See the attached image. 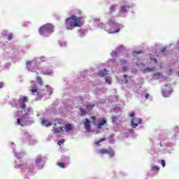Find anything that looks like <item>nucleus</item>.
<instances>
[{
	"instance_id": "nucleus-49",
	"label": "nucleus",
	"mask_w": 179,
	"mask_h": 179,
	"mask_svg": "<svg viewBox=\"0 0 179 179\" xmlns=\"http://www.w3.org/2000/svg\"><path fill=\"white\" fill-rule=\"evenodd\" d=\"M78 97H80V99H81V100H83V98H82V96H78Z\"/></svg>"
},
{
	"instance_id": "nucleus-18",
	"label": "nucleus",
	"mask_w": 179,
	"mask_h": 179,
	"mask_svg": "<svg viewBox=\"0 0 179 179\" xmlns=\"http://www.w3.org/2000/svg\"><path fill=\"white\" fill-rule=\"evenodd\" d=\"M130 78L131 76L128 75H124L122 82H124V83H128V78L130 79Z\"/></svg>"
},
{
	"instance_id": "nucleus-23",
	"label": "nucleus",
	"mask_w": 179,
	"mask_h": 179,
	"mask_svg": "<svg viewBox=\"0 0 179 179\" xmlns=\"http://www.w3.org/2000/svg\"><path fill=\"white\" fill-rule=\"evenodd\" d=\"M90 120H92L93 124H97V118H96V116H92Z\"/></svg>"
},
{
	"instance_id": "nucleus-35",
	"label": "nucleus",
	"mask_w": 179,
	"mask_h": 179,
	"mask_svg": "<svg viewBox=\"0 0 179 179\" xmlns=\"http://www.w3.org/2000/svg\"><path fill=\"white\" fill-rule=\"evenodd\" d=\"M17 124H18V125H20L21 127H23V124H22V122L20 121V118H18L17 120Z\"/></svg>"
},
{
	"instance_id": "nucleus-9",
	"label": "nucleus",
	"mask_w": 179,
	"mask_h": 179,
	"mask_svg": "<svg viewBox=\"0 0 179 179\" xmlns=\"http://www.w3.org/2000/svg\"><path fill=\"white\" fill-rule=\"evenodd\" d=\"M84 128L86 131H90V121H89V119H85V122L84 124Z\"/></svg>"
},
{
	"instance_id": "nucleus-20",
	"label": "nucleus",
	"mask_w": 179,
	"mask_h": 179,
	"mask_svg": "<svg viewBox=\"0 0 179 179\" xmlns=\"http://www.w3.org/2000/svg\"><path fill=\"white\" fill-rule=\"evenodd\" d=\"M160 170V167H159L158 166H152L151 167V171H159Z\"/></svg>"
},
{
	"instance_id": "nucleus-22",
	"label": "nucleus",
	"mask_w": 179,
	"mask_h": 179,
	"mask_svg": "<svg viewBox=\"0 0 179 179\" xmlns=\"http://www.w3.org/2000/svg\"><path fill=\"white\" fill-rule=\"evenodd\" d=\"M42 162H43V157H38L36 158L35 162L36 163V164H40V163H42Z\"/></svg>"
},
{
	"instance_id": "nucleus-41",
	"label": "nucleus",
	"mask_w": 179,
	"mask_h": 179,
	"mask_svg": "<svg viewBox=\"0 0 179 179\" xmlns=\"http://www.w3.org/2000/svg\"><path fill=\"white\" fill-rule=\"evenodd\" d=\"M149 97H150V94H145L146 100H148L149 99Z\"/></svg>"
},
{
	"instance_id": "nucleus-11",
	"label": "nucleus",
	"mask_w": 179,
	"mask_h": 179,
	"mask_svg": "<svg viewBox=\"0 0 179 179\" xmlns=\"http://www.w3.org/2000/svg\"><path fill=\"white\" fill-rule=\"evenodd\" d=\"M64 129H66V132H69V131H72L73 129V124H67L64 126Z\"/></svg>"
},
{
	"instance_id": "nucleus-42",
	"label": "nucleus",
	"mask_w": 179,
	"mask_h": 179,
	"mask_svg": "<svg viewBox=\"0 0 179 179\" xmlns=\"http://www.w3.org/2000/svg\"><path fill=\"white\" fill-rule=\"evenodd\" d=\"M129 117H134V115H135V113H134V112H132V113H129Z\"/></svg>"
},
{
	"instance_id": "nucleus-16",
	"label": "nucleus",
	"mask_w": 179,
	"mask_h": 179,
	"mask_svg": "<svg viewBox=\"0 0 179 179\" xmlns=\"http://www.w3.org/2000/svg\"><path fill=\"white\" fill-rule=\"evenodd\" d=\"M22 171L26 172L27 173H33V171H34V169H33V168H28V169H24L22 168L21 169Z\"/></svg>"
},
{
	"instance_id": "nucleus-6",
	"label": "nucleus",
	"mask_w": 179,
	"mask_h": 179,
	"mask_svg": "<svg viewBox=\"0 0 179 179\" xmlns=\"http://www.w3.org/2000/svg\"><path fill=\"white\" fill-rule=\"evenodd\" d=\"M142 123V119L141 118H133L131 119V124L132 128H136L139 124Z\"/></svg>"
},
{
	"instance_id": "nucleus-19",
	"label": "nucleus",
	"mask_w": 179,
	"mask_h": 179,
	"mask_svg": "<svg viewBox=\"0 0 179 179\" xmlns=\"http://www.w3.org/2000/svg\"><path fill=\"white\" fill-rule=\"evenodd\" d=\"M79 110L81 115H86V114H87V111L86 110V109L80 107Z\"/></svg>"
},
{
	"instance_id": "nucleus-8",
	"label": "nucleus",
	"mask_w": 179,
	"mask_h": 179,
	"mask_svg": "<svg viewBox=\"0 0 179 179\" xmlns=\"http://www.w3.org/2000/svg\"><path fill=\"white\" fill-rule=\"evenodd\" d=\"M41 124L43 125V127H51L52 123L47 120L41 119Z\"/></svg>"
},
{
	"instance_id": "nucleus-15",
	"label": "nucleus",
	"mask_w": 179,
	"mask_h": 179,
	"mask_svg": "<svg viewBox=\"0 0 179 179\" xmlns=\"http://www.w3.org/2000/svg\"><path fill=\"white\" fill-rule=\"evenodd\" d=\"M106 72H107V70L103 69V70H100L99 75L101 76V78H104L106 76Z\"/></svg>"
},
{
	"instance_id": "nucleus-26",
	"label": "nucleus",
	"mask_w": 179,
	"mask_h": 179,
	"mask_svg": "<svg viewBox=\"0 0 179 179\" xmlns=\"http://www.w3.org/2000/svg\"><path fill=\"white\" fill-rule=\"evenodd\" d=\"M31 62H32L31 61L27 62L26 65H27V69H30V68H31Z\"/></svg>"
},
{
	"instance_id": "nucleus-39",
	"label": "nucleus",
	"mask_w": 179,
	"mask_h": 179,
	"mask_svg": "<svg viewBox=\"0 0 179 179\" xmlns=\"http://www.w3.org/2000/svg\"><path fill=\"white\" fill-rule=\"evenodd\" d=\"M160 52L163 53V52H166V48H162L160 50Z\"/></svg>"
},
{
	"instance_id": "nucleus-38",
	"label": "nucleus",
	"mask_w": 179,
	"mask_h": 179,
	"mask_svg": "<svg viewBox=\"0 0 179 179\" xmlns=\"http://www.w3.org/2000/svg\"><path fill=\"white\" fill-rule=\"evenodd\" d=\"M127 71H128V67H127V66H123V67H122V71H123V72H127Z\"/></svg>"
},
{
	"instance_id": "nucleus-29",
	"label": "nucleus",
	"mask_w": 179,
	"mask_h": 179,
	"mask_svg": "<svg viewBox=\"0 0 179 179\" xmlns=\"http://www.w3.org/2000/svg\"><path fill=\"white\" fill-rule=\"evenodd\" d=\"M63 143H65V139H62L61 141H59L57 142V145H58L59 146H61V145H63Z\"/></svg>"
},
{
	"instance_id": "nucleus-36",
	"label": "nucleus",
	"mask_w": 179,
	"mask_h": 179,
	"mask_svg": "<svg viewBox=\"0 0 179 179\" xmlns=\"http://www.w3.org/2000/svg\"><path fill=\"white\" fill-rule=\"evenodd\" d=\"M38 90H37V88H35V89H32L31 90V92L32 94H34V93H37Z\"/></svg>"
},
{
	"instance_id": "nucleus-24",
	"label": "nucleus",
	"mask_w": 179,
	"mask_h": 179,
	"mask_svg": "<svg viewBox=\"0 0 179 179\" xmlns=\"http://www.w3.org/2000/svg\"><path fill=\"white\" fill-rule=\"evenodd\" d=\"M7 38L8 41H10L13 38V34L10 33L7 35Z\"/></svg>"
},
{
	"instance_id": "nucleus-17",
	"label": "nucleus",
	"mask_w": 179,
	"mask_h": 179,
	"mask_svg": "<svg viewBox=\"0 0 179 179\" xmlns=\"http://www.w3.org/2000/svg\"><path fill=\"white\" fill-rule=\"evenodd\" d=\"M105 82L108 85H111V83H113V79L111 78V77H106Z\"/></svg>"
},
{
	"instance_id": "nucleus-5",
	"label": "nucleus",
	"mask_w": 179,
	"mask_h": 179,
	"mask_svg": "<svg viewBox=\"0 0 179 179\" xmlns=\"http://www.w3.org/2000/svg\"><path fill=\"white\" fill-rule=\"evenodd\" d=\"M172 94L173 88L171 87H169L167 84H166L164 88L162 90V96H164V97H170Z\"/></svg>"
},
{
	"instance_id": "nucleus-1",
	"label": "nucleus",
	"mask_w": 179,
	"mask_h": 179,
	"mask_svg": "<svg viewBox=\"0 0 179 179\" xmlns=\"http://www.w3.org/2000/svg\"><path fill=\"white\" fill-rule=\"evenodd\" d=\"M82 17H77L76 15H71L70 17L66 19L65 26L67 30H73L75 27H80L83 26Z\"/></svg>"
},
{
	"instance_id": "nucleus-10",
	"label": "nucleus",
	"mask_w": 179,
	"mask_h": 179,
	"mask_svg": "<svg viewBox=\"0 0 179 179\" xmlns=\"http://www.w3.org/2000/svg\"><path fill=\"white\" fill-rule=\"evenodd\" d=\"M105 124H107V120H106V117H103V119L99 122L98 124V128L101 129V128H103V127H104Z\"/></svg>"
},
{
	"instance_id": "nucleus-44",
	"label": "nucleus",
	"mask_w": 179,
	"mask_h": 179,
	"mask_svg": "<svg viewBox=\"0 0 179 179\" xmlns=\"http://www.w3.org/2000/svg\"><path fill=\"white\" fill-rule=\"evenodd\" d=\"M112 55H114L115 57H117V52H113L112 53Z\"/></svg>"
},
{
	"instance_id": "nucleus-40",
	"label": "nucleus",
	"mask_w": 179,
	"mask_h": 179,
	"mask_svg": "<svg viewBox=\"0 0 179 179\" xmlns=\"http://www.w3.org/2000/svg\"><path fill=\"white\" fill-rule=\"evenodd\" d=\"M49 94H52V88H49Z\"/></svg>"
},
{
	"instance_id": "nucleus-45",
	"label": "nucleus",
	"mask_w": 179,
	"mask_h": 179,
	"mask_svg": "<svg viewBox=\"0 0 179 179\" xmlns=\"http://www.w3.org/2000/svg\"><path fill=\"white\" fill-rule=\"evenodd\" d=\"M142 52H134V54H138V55H139V54H141Z\"/></svg>"
},
{
	"instance_id": "nucleus-4",
	"label": "nucleus",
	"mask_w": 179,
	"mask_h": 179,
	"mask_svg": "<svg viewBox=\"0 0 179 179\" xmlns=\"http://www.w3.org/2000/svg\"><path fill=\"white\" fill-rule=\"evenodd\" d=\"M18 103L20 105V108L21 110H25L26 109V103H29V97L24 96L20 98L18 100Z\"/></svg>"
},
{
	"instance_id": "nucleus-2",
	"label": "nucleus",
	"mask_w": 179,
	"mask_h": 179,
	"mask_svg": "<svg viewBox=\"0 0 179 179\" xmlns=\"http://www.w3.org/2000/svg\"><path fill=\"white\" fill-rule=\"evenodd\" d=\"M38 32L42 36H45L48 33H54V25L51 24H46L41 27L38 29Z\"/></svg>"
},
{
	"instance_id": "nucleus-25",
	"label": "nucleus",
	"mask_w": 179,
	"mask_h": 179,
	"mask_svg": "<svg viewBox=\"0 0 179 179\" xmlns=\"http://www.w3.org/2000/svg\"><path fill=\"white\" fill-rule=\"evenodd\" d=\"M106 141H107V138H100L99 141L96 143V145H100V143H101V142H106Z\"/></svg>"
},
{
	"instance_id": "nucleus-12",
	"label": "nucleus",
	"mask_w": 179,
	"mask_h": 179,
	"mask_svg": "<svg viewBox=\"0 0 179 179\" xmlns=\"http://www.w3.org/2000/svg\"><path fill=\"white\" fill-rule=\"evenodd\" d=\"M54 72H52V70L50 69L46 71H42L41 74L42 75H47L48 76H52L53 75Z\"/></svg>"
},
{
	"instance_id": "nucleus-37",
	"label": "nucleus",
	"mask_w": 179,
	"mask_h": 179,
	"mask_svg": "<svg viewBox=\"0 0 179 179\" xmlns=\"http://www.w3.org/2000/svg\"><path fill=\"white\" fill-rule=\"evenodd\" d=\"M161 163L162 164V167H166V161H164V159L161 160Z\"/></svg>"
},
{
	"instance_id": "nucleus-7",
	"label": "nucleus",
	"mask_w": 179,
	"mask_h": 179,
	"mask_svg": "<svg viewBox=\"0 0 179 179\" xmlns=\"http://www.w3.org/2000/svg\"><path fill=\"white\" fill-rule=\"evenodd\" d=\"M52 131H54V134H61L62 131L64 132L62 127H57V123L53 126Z\"/></svg>"
},
{
	"instance_id": "nucleus-34",
	"label": "nucleus",
	"mask_w": 179,
	"mask_h": 179,
	"mask_svg": "<svg viewBox=\"0 0 179 179\" xmlns=\"http://www.w3.org/2000/svg\"><path fill=\"white\" fill-rule=\"evenodd\" d=\"M78 33L79 36H83V30L78 29Z\"/></svg>"
},
{
	"instance_id": "nucleus-13",
	"label": "nucleus",
	"mask_w": 179,
	"mask_h": 179,
	"mask_svg": "<svg viewBox=\"0 0 179 179\" xmlns=\"http://www.w3.org/2000/svg\"><path fill=\"white\" fill-rule=\"evenodd\" d=\"M131 6H123L121 7V12H123V13H127L128 12V9H129Z\"/></svg>"
},
{
	"instance_id": "nucleus-47",
	"label": "nucleus",
	"mask_w": 179,
	"mask_h": 179,
	"mask_svg": "<svg viewBox=\"0 0 179 179\" xmlns=\"http://www.w3.org/2000/svg\"><path fill=\"white\" fill-rule=\"evenodd\" d=\"M154 61H155V63L157 62V59H154Z\"/></svg>"
},
{
	"instance_id": "nucleus-33",
	"label": "nucleus",
	"mask_w": 179,
	"mask_h": 179,
	"mask_svg": "<svg viewBox=\"0 0 179 179\" xmlns=\"http://www.w3.org/2000/svg\"><path fill=\"white\" fill-rule=\"evenodd\" d=\"M94 105H87V108H88V110H92L93 108L94 107Z\"/></svg>"
},
{
	"instance_id": "nucleus-3",
	"label": "nucleus",
	"mask_w": 179,
	"mask_h": 179,
	"mask_svg": "<svg viewBox=\"0 0 179 179\" xmlns=\"http://www.w3.org/2000/svg\"><path fill=\"white\" fill-rule=\"evenodd\" d=\"M96 154L97 155H108L109 157L110 158L114 157V156H115V152L111 148H109L108 150L106 148L99 149L96 150Z\"/></svg>"
},
{
	"instance_id": "nucleus-14",
	"label": "nucleus",
	"mask_w": 179,
	"mask_h": 179,
	"mask_svg": "<svg viewBox=\"0 0 179 179\" xmlns=\"http://www.w3.org/2000/svg\"><path fill=\"white\" fill-rule=\"evenodd\" d=\"M119 120H120V116H113L112 117L113 124H118Z\"/></svg>"
},
{
	"instance_id": "nucleus-32",
	"label": "nucleus",
	"mask_w": 179,
	"mask_h": 179,
	"mask_svg": "<svg viewBox=\"0 0 179 179\" xmlns=\"http://www.w3.org/2000/svg\"><path fill=\"white\" fill-rule=\"evenodd\" d=\"M24 165V163H23L22 161H20V163L17 164V166L18 167H23V166Z\"/></svg>"
},
{
	"instance_id": "nucleus-27",
	"label": "nucleus",
	"mask_w": 179,
	"mask_h": 179,
	"mask_svg": "<svg viewBox=\"0 0 179 179\" xmlns=\"http://www.w3.org/2000/svg\"><path fill=\"white\" fill-rule=\"evenodd\" d=\"M120 29H116V30H115V31H108V33H109V34H115V33H118V32H120Z\"/></svg>"
},
{
	"instance_id": "nucleus-43",
	"label": "nucleus",
	"mask_w": 179,
	"mask_h": 179,
	"mask_svg": "<svg viewBox=\"0 0 179 179\" xmlns=\"http://www.w3.org/2000/svg\"><path fill=\"white\" fill-rule=\"evenodd\" d=\"M3 87V83L0 82V89H2Z\"/></svg>"
},
{
	"instance_id": "nucleus-28",
	"label": "nucleus",
	"mask_w": 179,
	"mask_h": 179,
	"mask_svg": "<svg viewBox=\"0 0 179 179\" xmlns=\"http://www.w3.org/2000/svg\"><path fill=\"white\" fill-rule=\"evenodd\" d=\"M120 65H125V64H128V60H122V59H120Z\"/></svg>"
},
{
	"instance_id": "nucleus-46",
	"label": "nucleus",
	"mask_w": 179,
	"mask_h": 179,
	"mask_svg": "<svg viewBox=\"0 0 179 179\" xmlns=\"http://www.w3.org/2000/svg\"><path fill=\"white\" fill-rule=\"evenodd\" d=\"M118 27H119V29H121V27H124V26L122 25V24H120V25L118 26Z\"/></svg>"
},
{
	"instance_id": "nucleus-31",
	"label": "nucleus",
	"mask_w": 179,
	"mask_h": 179,
	"mask_svg": "<svg viewBox=\"0 0 179 179\" xmlns=\"http://www.w3.org/2000/svg\"><path fill=\"white\" fill-rule=\"evenodd\" d=\"M115 8H117V5H115V4H112V5L110 6V10L115 11Z\"/></svg>"
},
{
	"instance_id": "nucleus-48",
	"label": "nucleus",
	"mask_w": 179,
	"mask_h": 179,
	"mask_svg": "<svg viewBox=\"0 0 179 179\" xmlns=\"http://www.w3.org/2000/svg\"><path fill=\"white\" fill-rule=\"evenodd\" d=\"M57 125H61V122H57Z\"/></svg>"
},
{
	"instance_id": "nucleus-50",
	"label": "nucleus",
	"mask_w": 179,
	"mask_h": 179,
	"mask_svg": "<svg viewBox=\"0 0 179 179\" xmlns=\"http://www.w3.org/2000/svg\"><path fill=\"white\" fill-rule=\"evenodd\" d=\"M178 73H179V71H178ZM178 76H179V74H178Z\"/></svg>"
},
{
	"instance_id": "nucleus-30",
	"label": "nucleus",
	"mask_w": 179,
	"mask_h": 179,
	"mask_svg": "<svg viewBox=\"0 0 179 179\" xmlns=\"http://www.w3.org/2000/svg\"><path fill=\"white\" fill-rule=\"evenodd\" d=\"M57 166H59V167H61L62 169H65V164L62 163V162H59L57 163Z\"/></svg>"
},
{
	"instance_id": "nucleus-21",
	"label": "nucleus",
	"mask_w": 179,
	"mask_h": 179,
	"mask_svg": "<svg viewBox=\"0 0 179 179\" xmlns=\"http://www.w3.org/2000/svg\"><path fill=\"white\" fill-rule=\"evenodd\" d=\"M36 82L37 83H39L40 86H43V80L40 76L36 77Z\"/></svg>"
}]
</instances>
